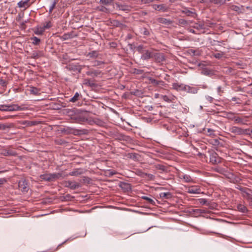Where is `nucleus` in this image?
Listing matches in <instances>:
<instances>
[{"mask_svg":"<svg viewBox=\"0 0 252 252\" xmlns=\"http://www.w3.org/2000/svg\"><path fill=\"white\" fill-rule=\"evenodd\" d=\"M83 173L82 169H75L69 173L68 175L78 176Z\"/></svg>","mask_w":252,"mask_h":252,"instance_id":"obj_18","label":"nucleus"},{"mask_svg":"<svg viewBox=\"0 0 252 252\" xmlns=\"http://www.w3.org/2000/svg\"><path fill=\"white\" fill-rule=\"evenodd\" d=\"M100 10L102 11L105 12H107L108 11V9L106 7H105L103 6H102L101 7Z\"/></svg>","mask_w":252,"mask_h":252,"instance_id":"obj_60","label":"nucleus"},{"mask_svg":"<svg viewBox=\"0 0 252 252\" xmlns=\"http://www.w3.org/2000/svg\"><path fill=\"white\" fill-rule=\"evenodd\" d=\"M179 23L180 25H186L188 24V22L185 20L181 19L179 20Z\"/></svg>","mask_w":252,"mask_h":252,"instance_id":"obj_54","label":"nucleus"},{"mask_svg":"<svg viewBox=\"0 0 252 252\" xmlns=\"http://www.w3.org/2000/svg\"><path fill=\"white\" fill-rule=\"evenodd\" d=\"M141 30H142V32H143L144 35H149V34H150L149 32L148 31V30L146 28H144Z\"/></svg>","mask_w":252,"mask_h":252,"instance_id":"obj_53","label":"nucleus"},{"mask_svg":"<svg viewBox=\"0 0 252 252\" xmlns=\"http://www.w3.org/2000/svg\"><path fill=\"white\" fill-rule=\"evenodd\" d=\"M6 182L5 178H0V186Z\"/></svg>","mask_w":252,"mask_h":252,"instance_id":"obj_57","label":"nucleus"},{"mask_svg":"<svg viewBox=\"0 0 252 252\" xmlns=\"http://www.w3.org/2000/svg\"><path fill=\"white\" fill-rule=\"evenodd\" d=\"M206 98L210 102H212L213 100V98L210 96H206Z\"/></svg>","mask_w":252,"mask_h":252,"instance_id":"obj_61","label":"nucleus"},{"mask_svg":"<svg viewBox=\"0 0 252 252\" xmlns=\"http://www.w3.org/2000/svg\"><path fill=\"white\" fill-rule=\"evenodd\" d=\"M155 167L159 170H160L161 171H166L167 168L166 167L161 164H157L155 165Z\"/></svg>","mask_w":252,"mask_h":252,"instance_id":"obj_27","label":"nucleus"},{"mask_svg":"<svg viewBox=\"0 0 252 252\" xmlns=\"http://www.w3.org/2000/svg\"><path fill=\"white\" fill-rule=\"evenodd\" d=\"M157 21L158 23H159L160 24H164L165 25H169L172 23V21H171L169 19L164 18H161V17L158 18L157 19Z\"/></svg>","mask_w":252,"mask_h":252,"instance_id":"obj_17","label":"nucleus"},{"mask_svg":"<svg viewBox=\"0 0 252 252\" xmlns=\"http://www.w3.org/2000/svg\"><path fill=\"white\" fill-rule=\"evenodd\" d=\"M230 115L233 116L232 119H233V121L236 124L243 125H247V122H248L247 116L240 117L235 116L234 114H230Z\"/></svg>","mask_w":252,"mask_h":252,"instance_id":"obj_3","label":"nucleus"},{"mask_svg":"<svg viewBox=\"0 0 252 252\" xmlns=\"http://www.w3.org/2000/svg\"><path fill=\"white\" fill-rule=\"evenodd\" d=\"M14 127L13 123L0 124V130H6Z\"/></svg>","mask_w":252,"mask_h":252,"instance_id":"obj_16","label":"nucleus"},{"mask_svg":"<svg viewBox=\"0 0 252 252\" xmlns=\"http://www.w3.org/2000/svg\"><path fill=\"white\" fill-rule=\"evenodd\" d=\"M98 56V53L96 51H93L92 52H89L87 54V57L92 58H97Z\"/></svg>","mask_w":252,"mask_h":252,"instance_id":"obj_29","label":"nucleus"},{"mask_svg":"<svg viewBox=\"0 0 252 252\" xmlns=\"http://www.w3.org/2000/svg\"><path fill=\"white\" fill-rule=\"evenodd\" d=\"M8 105H0V110L1 111H7Z\"/></svg>","mask_w":252,"mask_h":252,"instance_id":"obj_46","label":"nucleus"},{"mask_svg":"<svg viewBox=\"0 0 252 252\" xmlns=\"http://www.w3.org/2000/svg\"><path fill=\"white\" fill-rule=\"evenodd\" d=\"M229 131L231 133L236 135L249 134L252 133V130L250 129H243L241 127L233 126L229 128Z\"/></svg>","mask_w":252,"mask_h":252,"instance_id":"obj_1","label":"nucleus"},{"mask_svg":"<svg viewBox=\"0 0 252 252\" xmlns=\"http://www.w3.org/2000/svg\"><path fill=\"white\" fill-rule=\"evenodd\" d=\"M186 85L183 84H179L178 83H174L172 84V88L178 91H184V87Z\"/></svg>","mask_w":252,"mask_h":252,"instance_id":"obj_15","label":"nucleus"},{"mask_svg":"<svg viewBox=\"0 0 252 252\" xmlns=\"http://www.w3.org/2000/svg\"><path fill=\"white\" fill-rule=\"evenodd\" d=\"M83 84L85 85L94 87L96 86V84L93 81H91L89 79H85L84 80Z\"/></svg>","mask_w":252,"mask_h":252,"instance_id":"obj_22","label":"nucleus"},{"mask_svg":"<svg viewBox=\"0 0 252 252\" xmlns=\"http://www.w3.org/2000/svg\"><path fill=\"white\" fill-rule=\"evenodd\" d=\"M41 56V53L37 51H33L32 54V57L34 59H37Z\"/></svg>","mask_w":252,"mask_h":252,"instance_id":"obj_39","label":"nucleus"},{"mask_svg":"<svg viewBox=\"0 0 252 252\" xmlns=\"http://www.w3.org/2000/svg\"><path fill=\"white\" fill-rule=\"evenodd\" d=\"M187 192L190 194H200L201 193L200 188L198 186L189 187L187 189Z\"/></svg>","mask_w":252,"mask_h":252,"instance_id":"obj_7","label":"nucleus"},{"mask_svg":"<svg viewBox=\"0 0 252 252\" xmlns=\"http://www.w3.org/2000/svg\"><path fill=\"white\" fill-rule=\"evenodd\" d=\"M21 124L23 125H26L27 126H32L33 125V122L28 121H24L22 122Z\"/></svg>","mask_w":252,"mask_h":252,"instance_id":"obj_52","label":"nucleus"},{"mask_svg":"<svg viewBox=\"0 0 252 252\" xmlns=\"http://www.w3.org/2000/svg\"><path fill=\"white\" fill-rule=\"evenodd\" d=\"M31 40H32V43L34 45H38V44H39V43L40 42V39L36 36H34V37L32 38Z\"/></svg>","mask_w":252,"mask_h":252,"instance_id":"obj_40","label":"nucleus"},{"mask_svg":"<svg viewBox=\"0 0 252 252\" xmlns=\"http://www.w3.org/2000/svg\"><path fill=\"white\" fill-rule=\"evenodd\" d=\"M136 174L142 178H145L146 173L142 172L141 170L137 169L136 170Z\"/></svg>","mask_w":252,"mask_h":252,"instance_id":"obj_42","label":"nucleus"},{"mask_svg":"<svg viewBox=\"0 0 252 252\" xmlns=\"http://www.w3.org/2000/svg\"><path fill=\"white\" fill-rule=\"evenodd\" d=\"M51 174L50 173H47V174H42V175H40V179L41 180H43V181H48V182H51Z\"/></svg>","mask_w":252,"mask_h":252,"instance_id":"obj_21","label":"nucleus"},{"mask_svg":"<svg viewBox=\"0 0 252 252\" xmlns=\"http://www.w3.org/2000/svg\"><path fill=\"white\" fill-rule=\"evenodd\" d=\"M65 187L71 189H75L80 187L81 185L75 181H67L65 182Z\"/></svg>","mask_w":252,"mask_h":252,"instance_id":"obj_9","label":"nucleus"},{"mask_svg":"<svg viewBox=\"0 0 252 252\" xmlns=\"http://www.w3.org/2000/svg\"><path fill=\"white\" fill-rule=\"evenodd\" d=\"M28 110L27 107L20 106L17 104L8 105V109L7 111H23Z\"/></svg>","mask_w":252,"mask_h":252,"instance_id":"obj_6","label":"nucleus"},{"mask_svg":"<svg viewBox=\"0 0 252 252\" xmlns=\"http://www.w3.org/2000/svg\"><path fill=\"white\" fill-rule=\"evenodd\" d=\"M169 98L170 99V102H173L176 98V96L172 94L169 95Z\"/></svg>","mask_w":252,"mask_h":252,"instance_id":"obj_59","label":"nucleus"},{"mask_svg":"<svg viewBox=\"0 0 252 252\" xmlns=\"http://www.w3.org/2000/svg\"><path fill=\"white\" fill-rule=\"evenodd\" d=\"M71 36H70V34H68V33H64V34L63 35L62 37V38L63 39V40H67V39H68L70 38Z\"/></svg>","mask_w":252,"mask_h":252,"instance_id":"obj_49","label":"nucleus"},{"mask_svg":"<svg viewBox=\"0 0 252 252\" xmlns=\"http://www.w3.org/2000/svg\"><path fill=\"white\" fill-rule=\"evenodd\" d=\"M89 179L88 177H83V179L81 180V182H86L89 181Z\"/></svg>","mask_w":252,"mask_h":252,"instance_id":"obj_62","label":"nucleus"},{"mask_svg":"<svg viewBox=\"0 0 252 252\" xmlns=\"http://www.w3.org/2000/svg\"><path fill=\"white\" fill-rule=\"evenodd\" d=\"M28 1L29 0H26L25 1H20L18 3V5L20 8L26 7V6L28 5Z\"/></svg>","mask_w":252,"mask_h":252,"instance_id":"obj_30","label":"nucleus"},{"mask_svg":"<svg viewBox=\"0 0 252 252\" xmlns=\"http://www.w3.org/2000/svg\"><path fill=\"white\" fill-rule=\"evenodd\" d=\"M80 96V94H79L78 92H76L74 95L69 99V101L71 102H75L79 99Z\"/></svg>","mask_w":252,"mask_h":252,"instance_id":"obj_28","label":"nucleus"},{"mask_svg":"<svg viewBox=\"0 0 252 252\" xmlns=\"http://www.w3.org/2000/svg\"><path fill=\"white\" fill-rule=\"evenodd\" d=\"M52 26V24L51 21H48L44 24L43 26L41 27L44 30L48 29Z\"/></svg>","mask_w":252,"mask_h":252,"instance_id":"obj_38","label":"nucleus"},{"mask_svg":"<svg viewBox=\"0 0 252 252\" xmlns=\"http://www.w3.org/2000/svg\"><path fill=\"white\" fill-rule=\"evenodd\" d=\"M154 0H141L143 3L146 4L153 2Z\"/></svg>","mask_w":252,"mask_h":252,"instance_id":"obj_58","label":"nucleus"},{"mask_svg":"<svg viewBox=\"0 0 252 252\" xmlns=\"http://www.w3.org/2000/svg\"><path fill=\"white\" fill-rule=\"evenodd\" d=\"M198 89L197 88L190 87L186 85L184 87V91H186L189 93L196 94L198 92Z\"/></svg>","mask_w":252,"mask_h":252,"instance_id":"obj_13","label":"nucleus"},{"mask_svg":"<svg viewBox=\"0 0 252 252\" xmlns=\"http://www.w3.org/2000/svg\"><path fill=\"white\" fill-rule=\"evenodd\" d=\"M237 208L239 211H240L242 213H245L247 211V209L246 207L244 205H242V204H239L237 206Z\"/></svg>","mask_w":252,"mask_h":252,"instance_id":"obj_36","label":"nucleus"},{"mask_svg":"<svg viewBox=\"0 0 252 252\" xmlns=\"http://www.w3.org/2000/svg\"><path fill=\"white\" fill-rule=\"evenodd\" d=\"M155 177V176L153 174L146 173L145 178H147L149 180H154Z\"/></svg>","mask_w":252,"mask_h":252,"instance_id":"obj_45","label":"nucleus"},{"mask_svg":"<svg viewBox=\"0 0 252 252\" xmlns=\"http://www.w3.org/2000/svg\"><path fill=\"white\" fill-rule=\"evenodd\" d=\"M236 188L237 189L240 190L241 191L242 193H243V190H244L246 189V187H242L241 186H239V185L237 186V187H236Z\"/></svg>","mask_w":252,"mask_h":252,"instance_id":"obj_55","label":"nucleus"},{"mask_svg":"<svg viewBox=\"0 0 252 252\" xmlns=\"http://www.w3.org/2000/svg\"><path fill=\"white\" fill-rule=\"evenodd\" d=\"M223 55V53L222 52L216 53L213 55L214 57L217 59H220Z\"/></svg>","mask_w":252,"mask_h":252,"instance_id":"obj_48","label":"nucleus"},{"mask_svg":"<svg viewBox=\"0 0 252 252\" xmlns=\"http://www.w3.org/2000/svg\"><path fill=\"white\" fill-rule=\"evenodd\" d=\"M45 30L41 27H38L34 31V33L37 35H41L43 34Z\"/></svg>","mask_w":252,"mask_h":252,"instance_id":"obj_33","label":"nucleus"},{"mask_svg":"<svg viewBox=\"0 0 252 252\" xmlns=\"http://www.w3.org/2000/svg\"><path fill=\"white\" fill-rule=\"evenodd\" d=\"M113 0H100V2L104 5H110L113 2Z\"/></svg>","mask_w":252,"mask_h":252,"instance_id":"obj_35","label":"nucleus"},{"mask_svg":"<svg viewBox=\"0 0 252 252\" xmlns=\"http://www.w3.org/2000/svg\"><path fill=\"white\" fill-rule=\"evenodd\" d=\"M225 0H210V3L215 4L222 5L225 3Z\"/></svg>","mask_w":252,"mask_h":252,"instance_id":"obj_31","label":"nucleus"},{"mask_svg":"<svg viewBox=\"0 0 252 252\" xmlns=\"http://www.w3.org/2000/svg\"><path fill=\"white\" fill-rule=\"evenodd\" d=\"M200 3H210V0H199Z\"/></svg>","mask_w":252,"mask_h":252,"instance_id":"obj_63","label":"nucleus"},{"mask_svg":"<svg viewBox=\"0 0 252 252\" xmlns=\"http://www.w3.org/2000/svg\"><path fill=\"white\" fill-rule=\"evenodd\" d=\"M93 66H98L103 64L104 63L100 61H94V62Z\"/></svg>","mask_w":252,"mask_h":252,"instance_id":"obj_43","label":"nucleus"},{"mask_svg":"<svg viewBox=\"0 0 252 252\" xmlns=\"http://www.w3.org/2000/svg\"><path fill=\"white\" fill-rule=\"evenodd\" d=\"M161 98L165 101L167 102H170V99L169 96L166 95H162L161 96Z\"/></svg>","mask_w":252,"mask_h":252,"instance_id":"obj_44","label":"nucleus"},{"mask_svg":"<svg viewBox=\"0 0 252 252\" xmlns=\"http://www.w3.org/2000/svg\"><path fill=\"white\" fill-rule=\"evenodd\" d=\"M153 8L157 10H162L164 11L166 8L164 4H155L153 5Z\"/></svg>","mask_w":252,"mask_h":252,"instance_id":"obj_23","label":"nucleus"},{"mask_svg":"<svg viewBox=\"0 0 252 252\" xmlns=\"http://www.w3.org/2000/svg\"><path fill=\"white\" fill-rule=\"evenodd\" d=\"M210 162L213 164H217L221 162V158L215 152H209Z\"/></svg>","mask_w":252,"mask_h":252,"instance_id":"obj_2","label":"nucleus"},{"mask_svg":"<svg viewBox=\"0 0 252 252\" xmlns=\"http://www.w3.org/2000/svg\"><path fill=\"white\" fill-rule=\"evenodd\" d=\"M58 0H51V5L49 7V12L51 13L53 10L55 8Z\"/></svg>","mask_w":252,"mask_h":252,"instance_id":"obj_24","label":"nucleus"},{"mask_svg":"<svg viewBox=\"0 0 252 252\" xmlns=\"http://www.w3.org/2000/svg\"><path fill=\"white\" fill-rule=\"evenodd\" d=\"M153 59L158 63H161L165 60V57L162 53H158L157 51H155Z\"/></svg>","mask_w":252,"mask_h":252,"instance_id":"obj_8","label":"nucleus"},{"mask_svg":"<svg viewBox=\"0 0 252 252\" xmlns=\"http://www.w3.org/2000/svg\"><path fill=\"white\" fill-rule=\"evenodd\" d=\"M155 50H147L143 53L141 59L144 60H147L150 59H153L154 55Z\"/></svg>","mask_w":252,"mask_h":252,"instance_id":"obj_5","label":"nucleus"},{"mask_svg":"<svg viewBox=\"0 0 252 252\" xmlns=\"http://www.w3.org/2000/svg\"><path fill=\"white\" fill-rule=\"evenodd\" d=\"M142 198L146 200L150 204H152L153 205H155V201L153 199H152V198H151L149 197L144 196L142 197Z\"/></svg>","mask_w":252,"mask_h":252,"instance_id":"obj_32","label":"nucleus"},{"mask_svg":"<svg viewBox=\"0 0 252 252\" xmlns=\"http://www.w3.org/2000/svg\"><path fill=\"white\" fill-rule=\"evenodd\" d=\"M149 81H150V82L153 84L154 85H156V86H158V85H161V86H163L164 84V83L163 81H161V80H156L154 78H152V77H150L149 78Z\"/></svg>","mask_w":252,"mask_h":252,"instance_id":"obj_19","label":"nucleus"},{"mask_svg":"<svg viewBox=\"0 0 252 252\" xmlns=\"http://www.w3.org/2000/svg\"><path fill=\"white\" fill-rule=\"evenodd\" d=\"M207 132L208 133V135L210 136H214L215 135V131L211 128H207Z\"/></svg>","mask_w":252,"mask_h":252,"instance_id":"obj_47","label":"nucleus"},{"mask_svg":"<svg viewBox=\"0 0 252 252\" xmlns=\"http://www.w3.org/2000/svg\"><path fill=\"white\" fill-rule=\"evenodd\" d=\"M116 6L117 8L119 10L124 11H129L131 8L130 6L120 2L116 3Z\"/></svg>","mask_w":252,"mask_h":252,"instance_id":"obj_10","label":"nucleus"},{"mask_svg":"<svg viewBox=\"0 0 252 252\" xmlns=\"http://www.w3.org/2000/svg\"><path fill=\"white\" fill-rule=\"evenodd\" d=\"M230 114H232V113H228V114H227V117H228V118L229 119H230V120H233V119H232L233 116H232L231 115H230Z\"/></svg>","mask_w":252,"mask_h":252,"instance_id":"obj_64","label":"nucleus"},{"mask_svg":"<svg viewBox=\"0 0 252 252\" xmlns=\"http://www.w3.org/2000/svg\"><path fill=\"white\" fill-rule=\"evenodd\" d=\"M51 174V182L54 181L57 179L62 177V174L60 173H53Z\"/></svg>","mask_w":252,"mask_h":252,"instance_id":"obj_20","label":"nucleus"},{"mask_svg":"<svg viewBox=\"0 0 252 252\" xmlns=\"http://www.w3.org/2000/svg\"><path fill=\"white\" fill-rule=\"evenodd\" d=\"M2 154L5 156H14L16 154L15 152L10 151V150H5L3 151V152L2 153Z\"/></svg>","mask_w":252,"mask_h":252,"instance_id":"obj_34","label":"nucleus"},{"mask_svg":"<svg viewBox=\"0 0 252 252\" xmlns=\"http://www.w3.org/2000/svg\"><path fill=\"white\" fill-rule=\"evenodd\" d=\"M101 73V71L94 69H89V70L86 72V74L88 76H90L92 77H97L99 76Z\"/></svg>","mask_w":252,"mask_h":252,"instance_id":"obj_12","label":"nucleus"},{"mask_svg":"<svg viewBox=\"0 0 252 252\" xmlns=\"http://www.w3.org/2000/svg\"><path fill=\"white\" fill-rule=\"evenodd\" d=\"M231 8L232 10L235 11H237V12H239L241 10L240 7L236 5H232L231 6Z\"/></svg>","mask_w":252,"mask_h":252,"instance_id":"obj_51","label":"nucleus"},{"mask_svg":"<svg viewBox=\"0 0 252 252\" xmlns=\"http://www.w3.org/2000/svg\"><path fill=\"white\" fill-rule=\"evenodd\" d=\"M214 170L218 173L222 174H224V173L226 172V170H225V169L220 167H216Z\"/></svg>","mask_w":252,"mask_h":252,"instance_id":"obj_37","label":"nucleus"},{"mask_svg":"<svg viewBox=\"0 0 252 252\" xmlns=\"http://www.w3.org/2000/svg\"><path fill=\"white\" fill-rule=\"evenodd\" d=\"M30 92L31 94L38 95L39 94V90L36 87H30Z\"/></svg>","mask_w":252,"mask_h":252,"instance_id":"obj_26","label":"nucleus"},{"mask_svg":"<svg viewBox=\"0 0 252 252\" xmlns=\"http://www.w3.org/2000/svg\"><path fill=\"white\" fill-rule=\"evenodd\" d=\"M179 177L180 179L184 180V182L187 183H191L193 182V179L188 174H180L179 175Z\"/></svg>","mask_w":252,"mask_h":252,"instance_id":"obj_14","label":"nucleus"},{"mask_svg":"<svg viewBox=\"0 0 252 252\" xmlns=\"http://www.w3.org/2000/svg\"><path fill=\"white\" fill-rule=\"evenodd\" d=\"M112 24L116 27H121L123 26V24L122 23H121L120 21L117 20H113V22H112Z\"/></svg>","mask_w":252,"mask_h":252,"instance_id":"obj_41","label":"nucleus"},{"mask_svg":"<svg viewBox=\"0 0 252 252\" xmlns=\"http://www.w3.org/2000/svg\"><path fill=\"white\" fill-rule=\"evenodd\" d=\"M243 196L246 199L252 201V190L246 188L242 193Z\"/></svg>","mask_w":252,"mask_h":252,"instance_id":"obj_11","label":"nucleus"},{"mask_svg":"<svg viewBox=\"0 0 252 252\" xmlns=\"http://www.w3.org/2000/svg\"><path fill=\"white\" fill-rule=\"evenodd\" d=\"M199 203L201 205H206L207 203V200L205 198H200L199 199Z\"/></svg>","mask_w":252,"mask_h":252,"instance_id":"obj_50","label":"nucleus"},{"mask_svg":"<svg viewBox=\"0 0 252 252\" xmlns=\"http://www.w3.org/2000/svg\"><path fill=\"white\" fill-rule=\"evenodd\" d=\"M19 189L23 192H27L29 190L28 182L24 179H22L18 183Z\"/></svg>","mask_w":252,"mask_h":252,"instance_id":"obj_4","label":"nucleus"},{"mask_svg":"<svg viewBox=\"0 0 252 252\" xmlns=\"http://www.w3.org/2000/svg\"><path fill=\"white\" fill-rule=\"evenodd\" d=\"M159 196L161 198L169 199L172 197V195L169 192H161L159 194Z\"/></svg>","mask_w":252,"mask_h":252,"instance_id":"obj_25","label":"nucleus"},{"mask_svg":"<svg viewBox=\"0 0 252 252\" xmlns=\"http://www.w3.org/2000/svg\"><path fill=\"white\" fill-rule=\"evenodd\" d=\"M14 117H15V116L8 115V116H6L1 117L0 119V120H5V119H10V118H13Z\"/></svg>","mask_w":252,"mask_h":252,"instance_id":"obj_56","label":"nucleus"}]
</instances>
